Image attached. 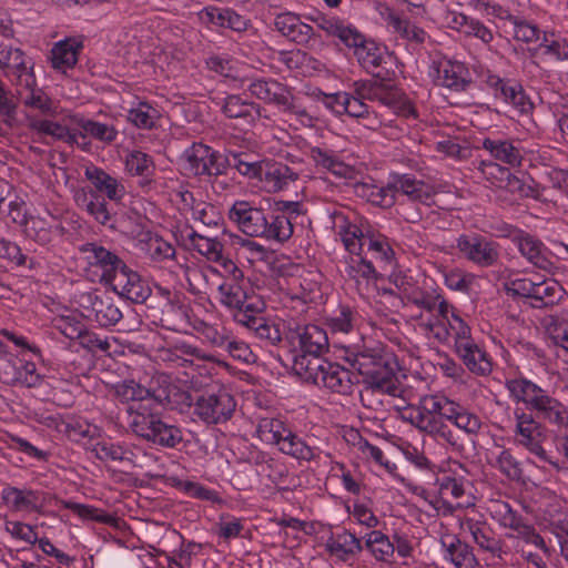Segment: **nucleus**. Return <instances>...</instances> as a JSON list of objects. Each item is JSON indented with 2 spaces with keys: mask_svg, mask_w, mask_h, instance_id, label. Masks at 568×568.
I'll return each instance as SVG.
<instances>
[{
  "mask_svg": "<svg viewBox=\"0 0 568 568\" xmlns=\"http://www.w3.org/2000/svg\"><path fill=\"white\" fill-rule=\"evenodd\" d=\"M115 395L128 403V424L134 434L165 447H174L182 440L181 430L160 418L161 394L153 395L135 382L124 381L116 384Z\"/></svg>",
  "mask_w": 568,
  "mask_h": 568,
  "instance_id": "obj_1",
  "label": "nucleus"
},
{
  "mask_svg": "<svg viewBox=\"0 0 568 568\" xmlns=\"http://www.w3.org/2000/svg\"><path fill=\"white\" fill-rule=\"evenodd\" d=\"M417 312L408 314L416 329L427 337H434L439 342L453 338L455 347L470 338V328L456 313L454 307L442 301L436 306L427 300H415Z\"/></svg>",
  "mask_w": 568,
  "mask_h": 568,
  "instance_id": "obj_2",
  "label": "nucleus"
},
{
  "mask_svg": "<svg viewBox=\"0 0 568 568\" xmlns=\"http://www.w3.org/2000/svg\"><path fill=\"white\" fill-rule=\"evenodd\" d=\"M317 26L327 34L337 37L346 47L352 48L361 65L376 68L390 59L387 48L372 39H366L354 26L336 17H320Z\"/></svg>",
  "mask_w": 568,
  "mask_h": 568,
  "instance_id": "obj_3",
  "label": "nucleus"
},
{
  "mask_svg": "<svg viewBox=\"0 0 568 568\" xmlns=\"http://www.w3.org/2000/svg\"><path fill=\"white\" fill-rule=\"evenodd\" d=\"M353 366L368 387L387 393L395 388L399 364L394 354L381 347L364 351L355 356Z\"/></svg>",
  "mask_w": 568,
  "mask_h": 568,
  "instance_id": "obj_4",
  "label": "nucleus"
},
{
  "mask_svg": "<svg viewBox=\"0 0 568 568\" xmlns=\"http://www.w3.org/2000/svg\"><path fill=\"white\" fill-rule=\"evenodd\" d=\"M294 373L305 382L339 394L349 393L353 385L352 374L348 369L322 357H312L311 362L297 361L294 365Z\"/></svg>",
  "mask_w": 568,
  "mask_h": 568,
  "instance_id": "obj_5",
  "label": "nucleus"
},
{
  "mask_svg": "<svg viewBox=\"0 0 568 568\" xmlns=\"http://www.w3.org/2000/svg\"><path fill=\"white\" fill-rule=\"evenodd\" d=\"M454 400L440 394L425 395L417 406L410 408L408 419L416 428L427 434H440L445 422L454 413Z\"/></svg>",
  "mask_w": 568,
  "mask_h": 568,
  "instance_id": "obj_6",
  "label": "nucleus"
},
{
  "mask_svg": "<svg viewBox=\"0 0 568 568\" xmlns=\"http://www.w3.org/2000/svg\"><path fill=\"white\" fill-rule=\"evenodd\" d=\"M256 434L262 442L276 445L286 455L304 460L314 457V450L293 434L281 419L261 418L256 427Z\"/></svg>",
  "mask_w": 568,
  "mask_h": 568,
  "instance_id": "obj_7",
  "label": "nucleus"
},
{
  "mask_svg": "<svg viewBox=\"0 0 568 568\" xmlns=\"http://www.w3.org/2000/svg\"><path fill=\"white\" fill-rule=\"evenodd\" d=\"M180 165L186 175H217L224 169V161L210 146L194 143L182 153Z\"/></svg>",
  "mask_w": 568,
  "mask_h": 568,
  "instance_id": "obj_8",
  "label": "nucleus"
},
{
  "mask_svg": "<svg viewBox=\"0 0 568 568\" xmlns=\"http://www.w3.org/2000/svg\"><path fill=\"white\" fill-rule=\"evenodd\" d=\"M80 261L87 276L93 282H110L120 260L104 247L88 243L80 247Z\"/></svg>",
  "mask_w": 568,
  "mask_h": 568,
  "instance_id": "obj_9",
  "label": "nucleus"
},
{
  "mask_svg": "<svg viewBox=\"0 0 568 568\" xmlns=\"http://www.w3.org/2000/svg\"><path fill=\"white\" fill-rule=\"evenodd\" d=\"M82 311L64 308L53 318V326L69 339H80L83 347L91 351L98 348L106 352L109 349L108 339L99 338L95 334L85 331Z\"/></svg>",
  "mask_w": 568,
  "mask_h": 568,
  "instance_id": "obj_10",
  "label": "nucleus"
},
{
  "mask_svg": "<svg viewBox=\"0 0 568 568\" xmlns=\"http://www.w3.org/2000/svg\"><path fill=\"white\" fill-rule=\"evenodd\" d=\"M293 364L300 359L311 362L312 357H321V354L328 346V337L326 332L317 325H306L298 329L295 335L291 337Z\"/></svg>",
  "mask_w": 568,
  "mask_h": 568,
  "instance_id": "obj_11",
  "label": "nucleus"
},
{
  "mask_svg": "<svg viewBox=\"0 0 568 568\" xmlns=\"http://www.w3.org/2000/svg\"><path fill=\"white\" fill-rule=\"evenodd\" d=\"M235 406L232 395L220 389L216 394L200 396L195 403V413L205 423H220L231 417Z\"/></svg>",
  "mask_w": 568,
  "mask_h": 568,
  "instance_id": "obj_12",
  "label": "nucleus"
},
{
  "mask_svg": "<svg viewBox=\"0 0 568 568\" xmlns=\"http://www.w3.org/2000/svg\"><path fill=\"white\" fill-rule=\"evenodd\" d=\"M78 304L82 310V316L97 322L100 326L114 325L122 317L120 310L111 302L102 300L97 292L80 294Z\"/></svg>",
  "mask_w": 568,
  "mask_h": 568,
  "instance_id": "obj_13",
  "label": "nucleus"
},
{
  "mask_svg": "<svg viewBox=\"0 0 568 568\" xmlns=\"http://www.w3.org/2000/svg\"><path fill=\"white\" fill-rule=\"evenodd\" d=\"M429 77L442 87L462 90L470 81L468 69L463 62L442 58L432 62Z\"/></svg>",
  "mask_w": 568,
  "mask_h": 568,
  "instance_id": "obj_14",
  "label": "nucleus"
},
{
  "mask_svg": "<svg viewBox=\"0 0 568 568\" xmlns=\"http://www.w3.org/2000/svg\"><path fill=\"white\" fill-rule=\"evenodd\" d=\"M109 283H112L114 291L121 296L134 303H142L150 295V287L148 284L136 272L130 270L125 265L119 264Z\"/></svg>",
  "mask_w": 568,
  "mask_h": 568,
  "instance_id": "obj_15",
  "label": "nucleus"
},
{
  "mask_svg": "<svg viewBox=\"0 0 568 568\" xmlns=\"http://www.w3.org/2000/svg\"><path fill=\"white\" fill-rule=\"evenodd\" d=\"M230 219L250 236H262L266 231V217L261 209L246 201H236L230 210Z\"/></svg>",
  "mask_w": 568,
  "mask_h": 568,
  "instance_id": "obj_16",
  "label": "nucleus"
},
{
  "mask_svg": "<svg viewBox=\"0 0 568 568\" xmlns=\"http://www.w3.org/2000/svg\"><path fill=\"white\" fill-rule=\"evenodd\" d=\"M488 84L497 100L511 106L518 113H527L531 110V102L517 82L505 81L497 75H490Z\"/></svg>",
  "mask_w": 568,
  "mask_h": 568,
  "instance_id": "obj_17",
  "label": "nucleus"
},
{
  "mask_svg": "<svg viewBox=\"0 0 568 568\" xmlns=\"http://www.w3.org/2000/svg\"><path fill=\"white\" fill-rule=\"evenodd\" d=\"M176 241L187 248L197 251L201 255L205 256L209 261L213 262L220 257L222 244L215 239L200 235L192 227L184 225L178 226L173 231Z\"/></svg>",
  "mask_w": 568,
  "mask_h": 568,
  "instance_id": "obj_18",
  "label": "nucleus"
},
{
  "mask_svg": "<svg viewBox=\"0 0 568 568\" xmlns=\"http://www.w3.org/2000/svg\"><path fill=\"white\" fill-rule=\"evenodd\" d=\"M1 498L6 507L14 513H41L43 500L38 491L8 486L2 489Z\"/></svg>",
  "mask_w": 568,
  "mask_h": 568,
  "instance_id": "obj_19",
  "label": "nucleus"
},
{
  "mask_svg": "<svg viewBox=\"0 0 568 568\" xmlns=\"http://www.w3.org/2000/svg\"><path fill=\"white\" fill-rule=\"evenodd\" d=\"M376 9L382 21L390 32H394L400 38L416 43H422L425 41L426 32L422 28L412 24L406 20H403L389 7L385 4L379 3L377 4Z\"/></svg>",
  "mask_w": 568,
  "mask_h": 568,
  "instance_id": "obj_20",
  "label": "nucleus"
},
{
  "mask_svg": "<svg viewBox=\"0 0 568 568\" xmlns=\"http://www.w3.org/2000/svg\"><path fill=\"white\" fill-rule=\"evenodd\" d=\"M457 248L468 260L478 264H490L496 251L489 242L476 234H463L457 239Z\"/></svg>",
  "mask_w": 568,
  "mask_h": 568,
  "instance_id": "obj_21",
  "label": "nucleus"
},
{
  "mask_svg": "<svg viewBox=\"0 0 568 568\" xmlns=\"http://www.w3.org/2000/svg\"><path fill=\"white\" fill-rule=\"evenodd\" d=\"M251 93L257 99L274 104L278 110L287 108L292 99L291 91L282 83L274 80H255L248 85Z\"/></svg>",
  "mask_w": 568,
  "mask_h": 568,
  "instance_id": "obj_22",
  "label": "nucleus"
},
{
  "mask_svg": "<svg viewBox=\"0 0 568 568\" xmlns=\"http://www.w3.org/2000/svg\"><path fill=\"white\" fill-rule=\"evenodd\" d=\"M389 189L393 190L395 197L398 194H403L412 201H419L423 203H428L433 195V189L429 185L415 180L408 174L392 175L389 180Z\"/></svg>",
  "mask_w": 568,
  "mask_h": 568,
  "instance_id": "obj_23",
  "label": "nucleus"
},
{
  "mask_svg": "<svg viewBox=\"0 0 568 568\" xmlns=\"http://www.w3.org/2000/svg\"><path fill=\"white\" fill-rule=\"evenodd\" d=\"M517 436L519 443L531 453L540 457L545 456V450L540 445L541 427L530 415L523 413L517 416Z\"/></svg>",
  "mask_w": 568,
  "mask_h": 568,
  "instance_id": "obj_24",
  "label": "nucleus"
},
{
  "mask_svg": "<svg viewBox=\"0 0 568 568\" xmlns=\"http://www.w3.org/2000/svg\"><path fill=\"white\" fill-rule=\"evenodd\" d=\"M303 174L302 170L290 168L278 163L266 162L262 180L263 187L268 192H276L285 187L288 181Z\"/></svg>",
  "mask_w": 568,
  "mask_h": 568,
  "instance_id": "obj_25",
  "label": "nucleus"
},
{
  "mask_svg": "<svg viewBox=\"0 0 568 568\" xmlns=\"http://www.w3.org/2000/svg\"><path fill=\"white\" fill-rule=\"evenodd\" d=\"M530 409L537 410L545 419L558 425L568 426V407L548 395L544 389L540 392Z\"/></svg>",
  "mask_w": 568,
  "mask_h": 568,
  "instance_id": "obj_26",
  "label": "nucleus"
},
{
  "mask_svg": "<svg viewBox=\"0 0 568 568\" xmlns=\"http://www.w3.org/2000/svg\"><path fill=\"white\" fill-rule=\"evenodd\" d=\"M456 353L463 359L464 364L473 373L484 375L490 372L491 364L487 355L477 347L470 338L464 343L457 344Z\"/></svg>",
  "mask_w": 568,
  "mask_h": 568,
  "instance_id": "obj_27",
  "label": "nucleus"
},
{
  "mask_svg": "<svg viewBox=\"0 0 568 568\" xmlns=\"http://www.w3.org/2000/svg\"><path fill=\"white\" fill-rule=\"evenodd\" d=\"M276 29L286 38L295 42L308 40L312 27L303 23L298 16L292 12H283L275 18Z\"/></svg>",
  "mask_w": 568,
  "mask_h": 568,
  "instance_id": "obj_28",
  "label": "nucleus"
},
{
  "mask_svg": "<svg viewBox=\"0 0 568 568\" xmlns=\"http://www.w3.org/2000/svg\"><path fill=\"white\" fill-rule=\"evenodd\" d=\"M85 176L98 191L105 193L110 200L119 201L125 194L124 186L116 179L97 166H88Z\"/></svg>",
  "mask_w": 568,
  "mask_h": 568,
  "instance_id": "obj_29",
  "label": "nucleus"
},
{
  "mask_svg": "<svg viewBox=\"0 0 568 568\" xmlns=\"http://www.w3.org/2000/svg\"><path fill=\"white\" fill-rule=\"evenodd\" d=\"M325 546L332 556L341 560H347L362 548L359 539H357L355 535L345 530L333 534L327 539Z\"/></svg>",
  "mask_w": 568,
  "mask_h": 568,
  "instance_id": "obj_30",
  "label": "nucleus"
},
{
  "mask_svg": "<svg viewBox=\"0 0 568 568\" xmlns=\"http://www.w3.org/2000/svg\"><path fill=\"white\" fill-rule=\"evenodd\" d=\"M81 42L77 39H65L52 48L51 62L54 69L65 71L75 65Z\"/></svg>",
  "mask_w": 568,
  "mask_h": 568,
  "instance_id": "obj_31",
  "label": "nucleus"
},
{
  "mask_svg": "<svg viewBox=\"0 0 568 568\" xmlns=\"http://www.w3.org/2000/svg\"><path fill=\"white\" fill-rule=\"evenodd\" d=\"M138 246L154 261L172 258L175 254L174 247L169 242L150 232L141 234Z\"/></svg>",
  "mask_w": 568,
  "mask_h": 568,
  "instance_id": "obj_32",
  "label": "nucleus"
},
{
  "mask_svg": "<svg viewBox=\"0 0 568 568\" xmlns=\"http://www.w3.org/2000/svg\"><path fill=\"white\" fill-rule=\"evenodd\" d=\"M200 18L205 22L230 28L235 31H242L246 27V21L243 17L227 9L205 8L200 12Z\"/></svg>",
  "mask_w": 568,
  "mask_h": 568,
  "instance_id": "obj_33",
  "label": "nucleus"
},
{
  "mask_svg": "<svg viewBox=\"0 0 568 568\" xmlns=\"http://www.w3.org/2000/svg\"><path fill=\"white\" fill-rule=\"evenodd\" d=\"M305 273L304 268L296 264H288L287 267L282 271L277 286L292 300H297L303 296L304 283L302 276Z\"/></svg>",
  "mask_w": 568,
  "mask_h": 568,
  "instance_id": "obj_34",
  "label": "nucleus"
},
{
  "mask_svg": "<svg viewBox=\"0 0 568 568\" xmlns=\"http://www.w3.org/2000/svg\"><path fill=\"white\" fill-rule=\"evenodd\" d=\"M506 388L513 400L524 403L528 408L535 403L542 388L526 378H513L506 382Z\"/></svg>",
  "mask_w": 568,
  "mask_h": 568,
  "instance_id": "obj_35",
  "label": "nucleus"
},
{
  "mask_svg": "<svg viewBox=\"0 0 568 568\" xmlns=\"http://www.w3.org/2000/svg\"><path fill=\"white\" fill-rule=\"evenodd\" d=\"M335 223L345 248L352 254H359L365 239L363 229L342 216H337Z\"/></svg>",
  "mask_w": 568,
  "mask_h": 568,
  "instance_id": "obj_36",
  "label": "nucleus"
},
{
  "mask_svg": "<svg viewBox=\"0 0 568 568\" xmlns=\"http://www.w3.org/2000/svg\"><path fill=\"white\" fill-rule=\"evenodd\" d=\"M354 437H358V440L354 443L361 457L368 464L384 468L387 473L394 474L396 465L385 458L383 450L369 444L366 439L358 436L357 433L353 434Z\"/></svg>",
  "mask_w": 568,
  "mask_h": 568,
  "instance_id": "obj_37",
  "label": "nucleus"
},
{
  "mask_svg": "<svg viewBox=\"0 0 568 568\" xmlns=\"http://www.w3.org/2000/svg\"><path fill=\"white\" fill-rule=\"evenodd\" d=\"M483 148L493 158L508 165L516 166L520 164V152L508 141H496L487 138L483 141Z\"/></svg>",
  "mask_w": 568,
  "mask_h": 568,
  "instance_id": "obj_38",
  "label": "nucleus"
},
{
  "mask_svg": "<svg viewBox=\"0 0 568 568\" xmlns=\"http://www.w3.org/2000/svg\"><path fill=\"white\" fill-rule=\"evenodd\" d=\"M223 112L229 118L244 119L251 124L260 116V109L252 103H246L237 95H230L225 99Z\"/></svg>",
  "mask_w": 568,
  "mask_h": 568,
  "instance_id": "obj_39",
  "label": "nucleus"
},
{
  "mask_svg": "<svg viewBox=\"0 0 568 568\" xmlns=\"http://www.w3.org/2000/svg\"><path fill=\"white\" fill-rule=\"evenodd\" d=\"M3 68L13 69L17 72H24L29 69L23 52L16 48H3L0 50V70ZM6 105L7 97L0 87V106Z\"/></svg>",
  "mask_w": 568,
  "mask_h": 568,
  "instance_id": "obj_40",
  "label": "nucleus"
},
{
  "mask_svg": "<svg viewBox=\"0 0 568 568\" xmlns=\"http://www.w3.org/2000/svg\"><path fill=\"white\" fill-rule=\"evenodd\" d=\"M493 518L503 527L510 529L515 534H524L527 527L523 524L520 517L513 511L506 503H495L491 506Z\"/></svg>",
  "mask_w": 568,
  "mask_h": 568,
  "instance_id": "obj_41",
  "label": "nucleus"
},
{
  "mask_svg": "<svg viewBox=\"0 0 568 568\" xmlns=\"http://www.w3.org/2000/svg\"><path fill=\"white\" fill-rule=\"evenodd\" d=\"M125 171L132 176H140L143 181H149L154 171L151 158L140 151H133L125 156Z\"/></svg>",
  "mask_w": 568,
  "mask_h": 568,
  "instance_id": "obj_42",
  "label": "nucleus"
},
{
  "mask_svg": "<svg viewBox=\"0 0 568 568\" xmlns=\"http://www.w3.org/2000/svg\"><path fill=\"white\" fill-rule=\"evenodd\" d=\"M480 171L484 178L497 187H508L513 190L515 184L518 183L517 179L511 176L507 169L495 162H483L480 164Z\"/></svg>",
  "mask_w": 568,
  "mask_h": 568,
  "instance_id": "obj_43",
  "label": "nucleus"
},
{
  "mask_svg": "<svg viewBox=\"0 0 568 568\" xmlns=\"http://www.w3.org/2000/svg\"><path fill=\"white\" fill-rule=\"evenodd\" d=\"M356 192L361 196L366 197V200L374 205L388 207L395 203V194L393 193V190L389 189V183L386 187L361 184L357 185Z\"/></svg>",
  "mask_w": 568,
  "mask_h": 568,
  "instance_id": "obj_44",
  "label": "nucleus"
},
{
  "mask_svg": "<svg viewBox=\"0 0 568 568\" xmlns=\"http://www.w3.org/2000/svg\"><path fill=\"white\" fill-rule=\"evenodd\" d=\"M75 200L79 205L87 209L88 213L92 215L99 223L108 224L111 221V216L106 209V204L103 200H100L97 195L88 194L82 192L75 195Z\"/></svg>",
  "mask_w": 568,
  "mask_h": 568,
  "instance_id": "obj_45",
  "label": "nucleus"
},
{
  "mask_svg": "<svg viewBox=\"0 0 568 568\" xmlns=\"http://www.w3.org/2000/svg\"><path fill=\"white\" fill-rule=\"evenodd\" d=\"M454 413L447 418V422L454 424L457 428L468 434H474L480 428V419L477 415L470 413L454 402Z\"/></svg>",
  "mask_w": 568,
  "mask_h": 568,
  "instance_id": "obj_46",
  "label": "nucleus"
},
{
  "mask_svg": "<svg viewBox=\"0 0 568 568\" xmlns=\"http://www.w3.org/2000/svg\"><path fill=\"white\" fill-rule=\"evenodd\" d=\"M366 546L378 560H387L395 551V547L388 537L377 530L366 535Z\"/></svg>",
  "mask_w": 568,
  "mask_h": 568,
  "instance_id": "obj_47",
  "label": "nucleus"
},
{
  "mask_svg": "<svg viewBox=\"0 0 568 568\" xmlns=\"http://www.w3.org/2000/svg\"><path fill=\"white\" fill-rule=\"evenodd\" d=\"M344 104L346 106L344 114L364 119L366 121L365 125L367 128L376 129L382 124L381 119L376 114L371 115L367 105L364 104L359 99L347 94V99L344 101Z\"/></svg>",
  "mask_w": 568,
  "mask_h": 568,
  "instance_id": "obj_48",
  "label": "nucleus"
},
{
  "mask_svg": "<svg viewBox=\"0 0 568 568\" xmlns=\"http://www.w3.org/2000/svg\"><path fill=\"white\" fill-rule=\"evenodd\" d=\"M219 288L220 302L229 308L241 310L245 302V293L239 284L221 283Z\"/></svg>",
  "mask_w": 568,
  "mask_h": 568,
  "instance_id": "obj_49",
  "label": "nucleus"
},
{
  "mask_svg": "<svg viewBox=\"0 0 568 568\" xmlns=\"http://www.w3.org/2000/svg\"><path fill=\"white\" fill-rule=\"evenodd\" d=\"M293 234V225L287 216L277 215L271 223L266 221V231L262 236L274 240L277 242H284L288 240Z\"/></svg>",
  "mask_w": 568,
  "mask_h": 568,
  "instance_id": "obj_50",
  "label": "nucleus"
},
{
  "mask_svg": "<svg viewBox=\"0 0 568 568\" xmlns=\"http://www.w3.org/2000/svg\"><path fill=\"white\" fill-rule=\"evenodd\" d=\"M437 481L443 497L452 496L455 499H459L466 493V480L463 476H453L448 473H443Z\"/></svg>",
  "mask_w": 568,
  "mask_h": 568,
  "instance_id": "obj_51",
  "label": "nucleus"
},
{
  "mask_svg": "<svg viewBox=\"0 0 568 568\" xmlns=\"http://www.w3.org/2000/svg\"><path fill=\"white\" fill-rule=\"evenodd\" d=\"M156 118L158 111L146 102H139L129 110V120L139 128H151Z\"/></svg>",
  "mask_w": 568,
  "mask_h": 568,
  "instance_id": "obj_52",
  "label": "nucleus"
},
{
  "mask_svg": "<svg viewBox=\"0 0 568 568\" xmlns=\"http://www.w3.org/2000/svg\"><path fill=\"white\" fill-rule=\"evenodd\" d=\"M290 69L300 70L303 74H312L318 62L301 50H291L283 53L282 59Z\"/></svg>",
  "mask_w": 568,
  "mask_h": 568,
  "instance_id": "obj_53",
  "label": "nucleus"
},
{
  "mask_svg": "<svg viewBox=\"0 0 568 568\" xmlns=\"http://www.w3.org/2000/svg\"><path fill=\"white\" fill-rule=\"evenodd\" d=\"M368 251L372 253L373 257L379 261L383 265H392L394 260V251L385 236L369 235Z\"/></svg>",
  "mask_w": 568,
  "mask_h": 568,
  "instance_id": "obj_54",
  "label": "nucleus"
},
{
  "mask_svg": "<svg viewBox=\"0 0 568 568\" xmlns=\"http://www.w3.org/2000/svg\"><path fill=\"white\" fill-rule=\"evenodd\" d=\"M562 292L561 285L555 280L536 281L532 297L542 301L544 304H551L561 297Z\"/></svg>",
  "mask_w": 568,
  "mask_h": 568,
  "instance_id": "obj_55",
  "label": "nucleus"
},
{
  "mask_svg": "<svg viewBox=\"0 0 568 568\" xmlns=\"http://www.w3.org/2000/svg\"><path fill=\"white\" fill-rule=\"evenodd\" d=\"M52 229L48 222L39 216H29V221L26 223L24 234L33 239L36 242L45 244L51 240Z\"/></svg>",
  "mask_w": 568,
  "mask_h": 568,
  "instance_id": "obj_56",
  "label": "nucleus"
},
{
  "mask_svg": "<svg viewBox=\"0 0 568 568\" xmlns=\"http://www.w3.org/2000/svg\"><path fill=\"white\" fill-rule=\"evenodd\" d=\"M32 126L41 133L51 135L57 139H68L72 143H77L85 149V143L78 140L77 134H71L65 126L49 120H40L32 123Z\"/></svg>",
  "mask_w": 568,
  "mask_h": 568,
  "instance_id": "obj_57",
  "label": "nucleus"
},
{
  "mask_svg": "<svg viewBox=\"0 0 568 568\" xmlns=\"http://www.w3.org/2000/svg\"><path fill=\"white\" fill-rule=\"evenodd\" d=\"M349 515L358 523L367 528H374L378 525V518L373 513L371 503L365 500H356L348 507Z\"/></svg>",
  "mask_w": 568,
  "mask_h": 568,
  "instance_id": "obj_58",
  "label": "nucleus"
},
{
  "mask_svg": "<svg viewBox=\"0 0 568 568\" xmlns=\"http://www.w3.org/2000/svg\"><path fill=\"white\" fill-rule=\"evenodd\" d=\"M446 557L456 568H473L476 561L471 550L462 542L452 544L447 549Z\"/></svg>",
  "mask_w": 568,
  "mask_h": 568,
  "instance_id": "obj_59",
  "label": "nucleus"
},
{
  "mask_svg": "<svg viewBox=\"0 0 568 568\" xmlns=\"http://www.w3.org/2000/svg\"><path fill=\"white\" fill-rule=\"evenodd\" d=\"M443 276L447 287L460 292L470 291L477 281L473 274L465 273L462 270L445 272Z\"/></svg>",
  "mask_w": 568,
  "mask_h": 568,
  "instance_id": "obj_60",
  "label": "nucleus"
},
{
  "mask_svg": "<svg viewBox=\"0 0 568 568\" xmlns=\"http://www.w3.org/2000/svg\"><path fill=\"white\" fill-rule=\"evenodd\" d=\"M6 531L11 535L12 538L21 540L29 545H34L38 541V534L36 528L29 524L10 520L4 525Z\"/></svg>",
  "mask_w": 568,
  "mask_h": 568,
  "instance_id": "obj_61",
  "label": "nucleus"
},
{
  "mask_svg": "<svg viewBox=\"0 0 568 568\" xmlns=\"http://www.w3.org/2000/svg\"><path fill=\"white\" fill-rule=\"evenodd\" d=\"M80 129L82 139H85V136H93L104 142H111L116 135V132L112 126L89 120L83 121L80 124Z\"/></svg>",
  "mask_w": 568,
  "mask_h": 568,
  "instance_id": "obj_62",
  "label": "nucleus"
},
{
  "mask_svg": "<svg viewBox=\"0 0 568 568\" xmlns=\"http://www.w3.org/2000/svg\"><path fill=\"white\" fill-rule=\"evenodd\" d=\"M235 239L237 240L236 243L240 245V254L250 263L268 260L270 252L263 245L240 236H235Z\"/></svg>",
  "mask_w": 568,
  "mask_h": 568,
  "instance_id": "obj_63",
  "label": "nucleus"
},
{
  "mask_svg": "<svg viewBox=\"0 0 568 568\" xmlns=\"http://www.w3.org/2000/svg\"><path fill=\"white\" fill-rule=\"evenodd\" d=\"M93 452L102 460H121L128 453L122 445L114 444L108 439L97 442L93 446Z\"/></svg>",
  "mask_w": 568,
  "mask_h": 568,
  "instance_id": "obj_64",
  "label": "nucleus"
}]
</instances>
